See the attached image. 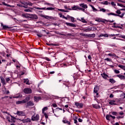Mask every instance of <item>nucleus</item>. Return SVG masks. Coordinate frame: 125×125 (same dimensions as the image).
<instances>
[{"mask_svg":"<svg viewBox=\"0 0 125 125\" xmlns=\"http://www.w3.org/2000/svg\"><path fill=\"white\" fill-rule=\"evenodd\" d=\"M24 93L25 94H30L32 93V89L30 88H25L23 89Z\"/></svg>","mask_w":125,"mask_h":125,"instance_id":"1","label":"nucleus"},{"mask_svg":"<svg viewBox=\"0 0 125 125\" xmlns=\"http://www.w3.org/2000/svg\"><path fill=\"white\" fill-rule=\"evenodd\" d=\"M31 120L32 121H39L40 120V115L39 114H37L35 116L33 115L31 117Z\"/></svg>","mask_w":125,"mask_h":125,"instance_id":"2","label":"nucleus"},{"mask_svg":"<svg viewBox=\"0 0 125 125\" xmlns=\"http://www.w3.org/2000/svg\"><path fill=\"white\" fill-rule=\"evenodd\" d=\"M99 90V86L96 85L94 88V93H96L97 96L99 94H98V91Z\"/></svg>","mask_w":125,"mask_h":125,"instance_id":"3","label":"nucleus"},{"mask_svg":"<svg viewBox=\"0 0 125 125\" xmlns=\"http://www.w3.org/2000/svg\"><path fill=\"white\" fill-rule=\"evenodd\" d=\"M75 104V105L77 107V108H82L83 107V104L82 103L76 102Z\"/></svg>","mask_w":125,"mask_h":125,"instance_id":"4","label":"nucleus"},{"mask_svg":"<svg viewBox=\"0 0 125 125\" xmlns=\"http://www.w3.org/2000/svg\"><path fill=\"white\" fill-rule=\"evenodd\" d=\"M29 16L31 19H34L35 20H37V19H38V16H37V15L35 14L29 15Z\"/></svg>","mask_w":125,"mask_h":125,"instance_id":"5","label":"nucleus"},{"mask_svg":"<svg viewBox=\"0 0 125 125\" xmlns=\"http://www.w3.org/2000/svg\"><path fill=\"white\" fill-rule=\"evenodd\" d=\"M0 79L1 83L2 84L3 86L4 85H5V84H6V82H5V80L4 79V78H3V77H0Z\"/></svg>","mask_w":125,"mask_h":125,"instance_id":"6","label":"nucleus"},{"mask_svg":"<svg viewBox=\"0 0 125 125\" xmlns=\"http://www.w3.org/2000/svg\"><path fill=\"white\" fill-rule=\"evenodd\" d=\"M65 24L66 25H67V26H69V27H77V25L74 23H72L70 22H66Z\"/></svg>","mask_w":125,"mask_h":125,"instance_id":"7","label":"nucleus"},{"mask_svg":"<svg viewBox=\"0 0 125 125\" xmlns=\"http://www.w3.org/2000/svg\"><path fill=\"white\" fill-rule=\"evenodd\" d=\"M17 115H18V116H25V113L23 111H18L17 112Z\"/></svg>","mask_w":125,"mask_h":125,"instance_id":"8","label":"nucleus"},{"mask_svg":"<svg viewBox=\"0 0 125 125\" xmlns=\"http://www.w3.org/2000/svg\"><path fill=\"white\" fill-rule=\"evenodd\" d=\"M26 104H27L26 105L27 107H29L30 106H34V105H35L34 103H33V102L32 101L28 102Z\"/></svg>","mask_w":125,"mask_h":125,"instance_id":"9","label":"nucleus"},{"mask_svg":"<svg viewBox=\"0 0 125 125\" xmlns=\"http://www.w3.org/2000/svg\"><path fill=\"white\" fill-rule=\"evenodd\" d=\"M11 118V120H10V123H15L16 122V118L14 117L12 115H10Z\"/></svg>","mask_w":125,"mask_h":125,"instance_id":"10","label":"nucleus"},{"mask_svg":"<svg viewBox=\"0 0 125 125\" xmlns=\"http://www.w3.org/2000/svg\"><path fill=\"white\" fill-rule=\"evenodd\" d=\"M109 104H110V105H117V104H116V101L114 100H111L109 102Z\"/></svg>","mask_w":125,"mask_h":125,"instance_id":"11","label":"nucleus"},{"mask_svg":"<svg viewBox=\"0 0 125 125\" xmlns=\"http://www.w3.org/2000/svg\"><path fill=\"white\" fill-rule=\"evenodd\" d=\"M24 103H26V102L25 101H18L16 102V104L18 105H19V104H23Z\"/></svg>","mask_w":125,"mask_h":125,"instance_id":"12","label":"nucleus"},{"mask_svg":"<svg viewBox=\"0 0 125 125\" xmlns=\"http://www.w3.org/2000/svg\"><path fill=\"white\" fill-rule=\"evenodd\" d=\"M101 76L105 80L107 79V78H108V75L106 74L105 72H104L103 73L101 74Z\"/></svg>","mask_w":125,"mask_h":125,"instance_id":"13","label":"nucleus"},{"mask_svg":"<svg viewBox=\"0 0 125 125\" xmlns=\"http://www.w3.org/2000/svg\"><path fill=\"white\" fill-rule=\"evenodd\" d=\"M1 26L2 27L3 30H6V29H9V27L7 25H3V23H1Z\"/></svg>","mask_w":125,"mask_h":125,"instance_id":"14","label":"nucleus"},{"mask_svg":"<svg viewBox=\"0 0 125 125\" xmlns=\"http://www.w3.org/2000/svg\"><path fill=\"white\" fill-rule=\"evenodd\" d=\"M83 31H84V32H91V31H92V27H89V28H87L85 29H83Z\"/></svg>","mask_w":125,"mask_h":125,"instance_id":"15","label":"nucleus"},{"mask_svg":"<svg viewBox=\"0 0 125 125\" xmlns=\"http://www.w3.org/2000/svg\"><path fill=\"white\" fill-rule=\"evenodd\" d=\"M117 77L119 78V79H120V80H125V76H124V75H122L121 74H119V75H117Z\"/></svg>","mask_w":125,"mask_h":125,"instance_id":"16","label":"nucleus"},{"mask_svg":"<svg viewBox=\"0 0 125 125\" xmlns=\"http://www.w3.org/2000/svg\"><path fill=\"white\" fill-rule=\"evenodd\" d=\"M72 10H78V9L79 10L80 7L79 6H76L74 5L73 7H72Z\"/></svg>","mask_w":125,"mask_h":125,"instance_id":"17","label":"nucleus"},{"mask_svg":"<svg viewBox=\"0 0 125 125\" xmlns=\"http://www.w3.org/2000/svg\"><path fill=\"white\" fill-rule=\"evenodd\" d=\"M80 6L83 7V8H87V5L85 4L84 3H81L79 4Z\"/></svg>","mask_w":125,"mask_h":125,"instance_id":"18","label":"nucleus"},{"mask_svg":"<svg viewBox=\"0 0 125 125\" xmlns=\"http://www.w3.org/2000/svg\"><path fill=\"white\" fill-rule=\"evenodd\" d=\"M25 12H32L33 8H29L28 9H24Z\"/></svg>","mask_w":125,"mask_h":125,"instance_id":"19","label":"nucleus"},{"mask_svg":"<svg viewBox=\"0 0 125 125\" xmlns=\"http://www.w3.org/2000/svg\"><path fill=\"white\" fill-rule=\"evenodd\" d=\"M40 99H42L41 97H34V101L36 102H39V100H40Z\"/></svg>","mask_w":125,"mask_h":125,"instance_id":"20","label":"nucleus"},{"mask_svg":"<svg viewBox=\"0 0 125 125\" xmlns=\"http://www.w3.org/2000/svg\"><path fill=\"white\" fill-rule=\"evenodd\" d=\"M92 106L93 108H95V109H100V108H101L99 105L97 104H93Z\"/></svg>","mask_w":125,"mask_h":125,"instance_id":"21","label":"nucleus"},{"mask_svg":"<svg viewBox=\"0 0 125 125\" xmlns=\"http://www.w3.org/2000/svg\"><path fill=\"white\" fill-rule=\"evenodd\" d=\"M29 82H30V81L29 80V79H24L23 83H26V84H30V83H29Z\"/></svg>","mask_w":125,"mask_h":125,"instance_id":"22","label":"nucleus"},{"mask_svg":"<svg viewBox=\"0 0 125 125\" xmlns=\"http://www.w3.org/2000/svg\"><path fill=\"white\" fill-rule=\"evenodd\" d=\"M22 16H23V17H24L25 18H27V19L30 18V16H28V14H23L22 15Z\"/></svg>","mask_w":125,"mask_h":125,"instance_id":"23","label":"nucleus"},{"mask_svg":"<svg viewBox=\"0 0 125 125\" xmlns=\"http://www.w3.org/2000/svg\"><path fill=\"white\" fill-rule=\"evenodd\" d=\"M35 9H38L39 10H45V9H46V8H45V7L40 8V7H35Z\"/></svg>","mask_w":125,"mask_h":125,"instance_id":"24","label":"nucleus"},{"mask_svg":"<svg viewBox=\"0 0 125 125\" xmlns=\"http://www.w3.org/2000/svg\"><path fill=\"white\" fill-rule=\"evenodd\" d=\"M108 56H110V57H118V56H117L116 55V54H114V53H109V54H108L107 55Z\"/></svg>","mask_w":125,"mask_h":125,"instance_id":"25","label":"nucleus"},{"mask_svg":"<svg viewBox=\"0 0 125 125\" xmlns=\"http://www.w3.org/2000/svg\"><path fill=\"white\" fill-rule=\"evenodd\" d=\"M111 117H112V115H106L105 118L107 121H110V119Z\"/></svg>","mask_w":125,"mask_h":125,"instance_id":"26","label":"nucleus"},{"mask_svg":"<svg viewBox=\"0 0 125 125\" xmlns=\"http://www.w3.org/2000/svg\"><path fill=\"white\" fill-rule=\"evenodd\" d=\"M48 109V108H47V107H44V108H42V114H44V111H46Z\"/></svg>","mask_w":125,"mask_h":125,"instance_id":"27","label":"nucleus"},{"mask_svg":"<svg viewBox=\"0 0 125 125\" xmlns=\"http://www.w3.org/2000/svg\"><path fill=\"white\" fill-rule=\"evenodd\" d=\"M88 38H95V34H88Z\"/></svg>","mask_w":125,"mask_h":125,"instance_id":"28","label":"nucleus"},{"mask_svg":"<svg viewBox=\"0 0 125 125\" xmlns=\"http://www.w3.org/2000/svg\"><path fill=\"white\" fill-rule=\"evenodd\" d=\"M64 124H67V125H71V123L69 121H68L66 120L62 121Z\"/></svg>","mask_w":125,"mask_h":125,"instance_id":"29","label":"nucleus"},{"mask_svg":"<svg viewBox=\"0 0 125 125\" xmlns=\"http://www.w3.org/2000/svg\"><path fill=\"white\" fill-rule=\"evenodd\" d=\"M80 36H82V37H88V34H86L85 33H80Z\"/></svg>","mask_w":125,"mask_h":125,"instance_id":"30","label":"nucleus"},{"mask_svg":"<svg viewBox=\"0 0 125 125\" xmlns=\"http://www.w3.org/2000/svg\"><path fill=\"white\" fill-rule=\"evenodd\" d=\"M78 117L77 116H75L74 118H73V121H74V124H78V120H77Z\"/></svg>","mask_w":125,"mask_h":125,"instance_id":"31","label":"nucleus"},{"mask_svg":"<svg viewBox=\"0 0 125 125\" xmlns=\"http://www.w3.org/2000/svg\"><path fill=\"white\" fill-rule=\"evenodd\" d=\"M109 82L111 83H116V81L115 80H114V79H110Z\"/></svg>","mask_w":125,"mask_h":125,"instance_id":"32","label":"nucleus"},{"mask_svg":"<svg viewBox=\"0 0 125 125\" xmlns=\"http://www.w3.org/2000/svg\"><path fill=\"white\" fill-rule=\"evenodd\" d=\"M2 4L3 5H5V6H8V7H11V5L8 4H6L5 2H2Z\"/></svg>","mask_w":125,"mask_h":125,"instance_id":"33","label":"nucleus"},{"mask_svg":"<svg viewBox=\"0 0 125 125\" xmlns=\"http://www.w3.org/2000/svg\"><path fill=\"white\" fill-rule=\"evenodd\" d=\"M29 100H30V97H27L24 100H23V101H25V103H26L27 102H28V101H29Z\"/></svg>","mask_w":125,"mask_h":125,"instance_id":"34","label":"nucleus"},{"mask_svg":"<svg viewBox=\"0 0 125 125\" xmlns=\"http://www.w3.org/2000/svg\"><path fill=\"white\" fill-rule=\"evenodd\" d=\"M79 21H82V22H83V23H87L86 21H85V20L84 19H83V18H82L81 20H79Z\"/></svg>","mask_w":125,"mask_h":125,"instance_id":"35","label":"nucleus"},{"mask_svg":"<svg viewBox=\"0 0 125 125\" xmlns=\"http://www.w3.org/2000/svg\"><path fill=\"white\" fill-rule=\"evenodd\" d=\"M95 21H96L97 22H103V23H104V21H101V20L99 18H98L97 19L95 20Z\"/></svg>","mask_w":125,"mask_h":125,"instance_id":"36","label":"nucleus"},{"mask_svg":"<svg viewBox=\"0 0 125 125\" xmlns=\"http://www.w3.org/2000/svg\"><path fill=\"white\" fill-rule=\"evenodd\" d=\"M91 7H92L93 11H98L96 8L94 7V6L92 5H90Z\"/></svg>","mask_w":125,"mask_h":125,"instance_id":"37","label":"nucleus"},{"mask_svg":"<svg viewBox=\"0 0 125 125\" xmlns=\"http://www.w3.org/2000/svg\"><path fill=\"white\" fill-rule=\"evenodd\" d=\"M101 4H104V5H108V1H105L104 2H102Z\"/></svg>","mask_w":125,"mask_h":125,"instance_id":"38","label":"nucleus"},{"mask_svg":"<svg viewBox=\"0 0 125 125\" xmlns=\"http://www.w3.org/2000/svg\"><path fill=\"white\" fill-rule=\"evenodd\" d=\"M54 8L53 7H47L46 8V10H54Z\"/></svg>","mask_w":125,"mask_h":125,"instance_id":"39","label":"nucleus"},{"mask_svg":"<svg viewBox=\"0 0 125 125\" xmlns=\"http://www.w3.org/2000/svg\"><path fill=\"white\" fill-rule=\"evenodd\" d=\"M124 15H125V13H123V14H122L121 15H117V16H118L119 17H120L121 18H123Z\"/></svg>","mask_w":125,"mask_h":125,"instance_id":"40","label":"nucleus"},{"mask_svg":"<svg viewBox=\"0 0 125 125\" xmlns=\"http://www.w3.org/2000/svg\"><path fill=\"white\" fill-rule=\"evenodd\" d=\"M105 61H108V62H112V59H109L108 58H107L104 59Z\"/></svg>","mask_w":125,"mask_h":125,"instance_id":"41","label":"nucleus"},{"mask_svg":"<svg viewBox=\"0 0 125 125\" xmlns=\"http://www.w3.org/2000/svg\"><path fill=\"white\" fill-rule=\"evenodd\" d=\"M43 114H44V116L46 120H47V119H48V115H47V114H46V113H44Z\"/></svg>","mask_w":125,"mask_h":125,"instance_id":"42","label":"nucleus"},{"mask_svg":"<svg viewBox=\"0 0 125 125\" xmlns=\"http://www.w3.org/2000/svg\"><path fill=\"white\" fill-rule=\"evenodd\" d=\"M107 15H114V16H118V15L115 14L114 13H108Z\"/></svg>","mask_w":125,"mask_h":125,"instance_id":"43","label":"nucleus"},{"mask_svg":"<svg viewBox=\"0 0 125 125\" xmlns=\"http://www.w3.org/2000/svg\"><path fill=\"white\" fill-rule=\"evenodd\" d=\"M99 11H102V12H106V9L104 8H100Z\"/></svg>","mask_w":125,"mask_h":125,"instance_id":"44","label":"nucleus"},{"mask_svg":"<svg viewBox=\"0 0 125 125\" xmlns=\"http://www.w3.org/2000/svg\"><path fill=\"white\" fill-rule=\"evenodd\" d=\"M25 122H26V123H31V119L27 118V119H25Z\"/></svg>","mask_w":125,"mask_h":125,"instance_id":"45","label":"nucleus"},{"mask_svg":"<svg viewBox=\"0 0 125 125\" xmlns=\"http://www.w3.org/2000/svg\"><path fill=\"white\" fill-rule=\"evenodd\" d=\"M22 94H20L16 97H15V98H21L22 97Z\"/></svg>","mask_w":125,"mask_h":125,"instance_id":"46","label":"nucleus"},{"mask_svg":"<svg viewBox=\"0 0 125 125\" xmlns=\"http://www.w3.org/2000/svg\"><path fill=\"white\" fill-rule=\"evenodd\" d=\"M114 73H115V74H120V71L119 70L115 69Z\"/></svg>","mask_w":125,"mask_h":125,"instance_id":"47","label":"nucleus"},{"mask_svg":"<svg viewBox=\"0 0 125 125\" xmlns=\"http://www.w3.org/2000/svg\"><path fill=\"white\" fill-rule=\"evenodd\" d=\"M117 5H118V6H121V7H125V5L121 3H118Z\"/></svg>","mask_w":125,"mask_h":125,"instance_id":"48","label":"nucleus"},{"mask_svg":"<svg viewBox=\"0 0 125 125\" xmlns=\"http://www.w3.org/2000/svg\"><path fill=\"white\" fill-rule=\"evenodd\" d=\"M5 81L7 83H8V82H9V81H10V78L9 77L6 78Z\"/></svg>","mask_w":125,"mask_h":125,"instance_id":"49","label":"nucleus"},{"mask_svg":"<svg viewBox=\"0 0 125 125\" xmlns=\"http://www.w3.org/2000/svg\"><path fill=\"white\" fill-rule=\"evenodd\" d=\"M70 19H71V22H75V18L72 17Z\"/></svg>","mask_w":125,"mask_h":125,"instance_id":"50","label":"nucleus"},{"mask_svg":"<svg viewBox=\"0 0 125 125\" xmlns=\"http://www.w3.org/2000/svg\"><path fill=\"white\" fill-rule=\"evenodd\" d=\"M116 13H117V14H118V15H120V14H121V10H118L116 11Z\"/></svg>","mask_w":125,"mask_h":125,"instance_id":"51","label":"nucleus"},{"mask_svg":"<svg viewBox=\"0 0 125 125\" xmlns=\"http://www.w3.org/2000/svg\"><path fill=\"white\" fill-rule=\"evenodd\" d=\"M79 10H82L83 12H84V11H85V10L84 9H83V8H81L80 7H79Z\"/></svg>","mask_w":125,"mask_h":125,"instance_id":"52","label":"nucleus"},{"mask_svg":"<svg viewBox=\"0 0 125 125\" xmlns=\"http://www.w3.org/2000/svg\"><path fill=\"white\" fill-rule=\"evenodd\" d=\"M112 114L114 116H117V112L113 111L112 112Z\"/></svg>","mask_w":125,"mask_h":125,"instance_id":"53","label":"nucleus"},{"mask_svg":"<svg viewBox=\"0 0 125 125\" xmlns=\"http://www.w3.org/2000/svg\"><path fill=\"white\" fill-rule=\"evenodd\" d=\"M53 97L54 99H59V97L57 96H54Z\"/></svg>","mask_w":125,"mask_h":125,"instance_id":"54","label":"nucleus"},{"mask_svg":"<svg viewBox=\"0 0 125 125\" xmlns=\"http://www.w3.org/2000/svg\"><path fill=\"white\" fill-rule=\"evenodd\" d=\"M111 5H113V6H116V3L114 1H112L111 2Z\"/></svg>","mask_w":125,"mask_h":125,"instance_id":"55","label":"nucleus"},{"mask_svg":"<svg viewBox=\"0 0 125 125\" xmlns=\"http://www.w3.org/2000/svg\"><path fill=\"white\" fill-rule=\"evenodd\" d=\"M58 10L59 11H61L62 12H65V10L62 9H59Z\"/></svg>","mask_w":125,"mask_h":125,"instance_id":"56","label":"nucleus"},{"mask_svg":"<svg viewBox=\"0 0 125 125\" xmlns=\"http://www.w3.org/2000/svg\"><path fill=\"white\" fill-rule=\"evenodd\" d=\"M38 37H39V38H42V34H37Z\"/></svg>","mask_w":125,"mask_h":125,"instance_id":"57","label":"nucleus"},{"mask_svg":"<svg viewBox=\"0 0 125 125\" xmlns=\"http://www.w3.org/2000/svg\"><path fill=\"white\" fill-rule=\"evenodd\" d=\"M20 121H21V122H22V123H26V119H23V120H21V119H19Z\"/></svg>","mask_w":125,"mask_h":125,"instance_id":"58","label":"nucleus"},{"mask_svg":"<svg viewBox=\"0 0 125 125\" xmlns=\"http://www.w3.org/2000/svg\"><path fill=\"white\" fill-rule=\"evenodd\" d=\"M44 59H45V60H46L47 61H50V59H49V58H47V57H45L44 58Z\"/></svg>","mask_w":125,"mask_h":125,"instance_id":"59","label":"nucleus"},{"mask_svg":"<svg viewBox=\"0 0 125 125\" xmlns=\"http://www.w3.org/2000/svg\"><path fill=\"white\" fill-rule=\"evenodd\" d=\"M104 37L105 38H108L109 37V35H108V34H104Z\"/></svg>","mask_w":125,"mask_h":125,"instance_id":"60","label":"nucleus"},{"mask_svg":"<svg viewBox=\"0 0 125 125\" xmlns=\"http://www.w3.org/2000/svg\"><path fill=\"white\" fill-rule=\"evenodd\" d=\"M78 121L79 122V123H83V119H81V118H79Z\"/></svg>","mask_w":125,"mask_h":125,"instance_id":"61","label":"nucleus"},{"mask_svg":"<svg viewBox=\"0 0 125 125\" xmlns=\"http://www.w3.org/2000/svg\"><path fill=\"white\" fill-rule=\"evenodd\" d=\"M125 66L122 65H119L118 67H119V68H121V69H123L124 68Z\"/></svg>","mask_w":125,"mask_h":125,"instance_id":"62","label":"nucleus"},{"mask_svg":"<svg viewBox=\"0 0 125 125\" xmlns=\"http://www.w3.org/2000/svg\"><path fill=\"white\" fill-rule=\"evenodd\" d=\"M53 107H54V108L57 107V104H53Z\"/></svg>","mask_w":125,"mask_h":125,"instance_id":"63","label":"nucleus"},{"mask_svg":"<svg viewBox=\"0 0 125 125\" xmlns=\"http://www.w3.org/2000/svg\"><path fill=\"white\" fill-rule=\"evenodd\" d=\"M121 38H122V39H125V35H121Z\"/></svg>","mask_w":125,"mask_h":125,"instance_id":"64","label":"nucleus"}]
</instances>
